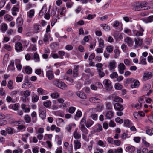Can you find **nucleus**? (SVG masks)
<instances>
[{
    "label": "nucleus",
    "mask_w": 153,
    "mask_h": 153,
    "mask_svg": "<svg viewBox=\"0 0 153 153\" xmlns=\"http://www.w3.org/2000/svg\"><path fill=\"white\" fill-rule=\"evenodd\" d=\"M86 117L84 116L82 118L80 122L79 127V129L82 132V137L85 140H86L87 138V135L88 133V131L85 127V124L86 122Z\"/></svg>",
    "instance_id": "nucleus-1"
},
{
    "label": "nucleus",
    "mask_w": 153,
    "mask_h": 153,
    "mask_svg": "<svg viewBox=\"0 0 153 153\" xmlns=\"http://www.w3.org/2000/svg\"><path fill=\"white\" fill-rule=\"evenodd\" d=\"M144 29L140 25H137L135 29L132 30L133 36H134L139 37L143 35Z\"/></svg>",
    "instance_id": "nucleus-2"
},
{
    "label": "nucleus",
    "mask_w": 153,
    "mask_h": 153,
    "mask_svg": "<svg viewBox=\"0 0 153 153\" xmlns=\"http://www.w3.org/2000/svg\"><path fill=\"white\" fill-rule=\"evenodd\" d=\"M132 82L131 87L133 88H137L140 85V82L138 80L128 78L127 79L126 83H129Z\"/></svg>",
    "instance_id": "nucleus-3"
},
{
    "label": "nucleus",
    "mask_w": 153,
    "mask_h": 153,
    "mask_svg": "<svg viewBox=\"0 0 153 153\" xmlns=\"http://www.w3.org/2000/svg\"><path fill=\"white\" fill-rule=\"evenodd\" d=\"M27 22L30 23L32 21V18L35 14V11L34 9H31L27 13Z\"/></svg>",
    "instance_id": "nucleus-4"
},
{
    "label": "nucleus",
    "mask_w": 153,
    "mask_h": 153,
    "mask_svg": "<svg viewBox=\"0 0 153 153\" xmlns=\"http://www.w3.org/2000/svg\"><path fill=\"white\" fill-rule=\"evenodd\" d=\"M55 85L57 87L62 89H65L66 88V85L64 82L60 81L58 79H56L54 81Z\"/></svg>",
    "instance_id": "nucleus-5"
},
{
    "label": "nucleus",
    "mask_w": 153,
    "mask_h": 153,
    "mask_svg": "<svg viewBox=\"0 0 153 153\" xmlns=\"http://www.w3.org/2000/svg\"><path fill=\"white\" fill-rule=\"evenodd\" d=\"M152 74L150 71H146L144 73L143 76V80L146 81L151 78L152 77Z\"/></svg>",
    "instance_id": "nucleus-6"
},
{
    "label": "nucleus",
    "mask_w": 153,
    "mask_h": 153,
    "mask_svg": "<svg viewBox=\"0 0 153 153\" xmlns=\"http://www.w3.org/2000/svg\"><path fill=\"white\" fill-rule=\"evenodd\" d=\"M116 62L115 60H112L109 63L108 67L109 71H114L116 67Z\"/></svg>",
    "instance_id": "nucleus-7"
},
{
    "label": "nucleus",
    "mask_w": 153,
    "mask_h": 153,
    "mask_svg": "<svg viewBox=\"0 0 153 153\" xmlns=\"http://www.w3.org/2000/svg\"><path fill=\"white\" fill-rule=\"evenodd\" d=\"M39 115L42 119H45L46 117L45 108L44 107H40L39 109Z\"/></svg>",
    "instance_id": "nucleus-8"
},
{
    "label": "nucleus",
    "mask_w": 153,
    "mask_h": 153,
    "mask_svg": "<svg viewBox=\"0 0 153 153\" xmlns=\"http://www.w3.org/2000/svg\"><path fill=\"white\" fill-rule=\"evenodd\" d=\"M103 114L106 117V119H111L113 117L114 113L112 111H109L104 112Z\"/></svg>",
    "instance_id": "nucleus-9"
},
{
    "label": "nucleus",
    "mask_w": 153,
    "mask_h": 153,
    "mask_svg": "<svg viewBox=\"0 0 153 153\" xmlns=\"http://www.w3.org/2000/svg\"><path fill=\"white\" fill-rule=\"evenodd\" d=\"M103 84L107 90L111 89L112 87L111 82L108 79H105L103 81Z\"/></svg>",
    "instance_id": "nucleus-10"
},
{
    "label": "nucleus",
    "mask_w": 153,
    "mask_h": 153,
    "mask_svg": "<svg viewBox=\"0 0 153 153\" xmlns=\"http://www.w3.org/2000/svg\"><path fill=\"white\" fill-rule=\"evenodd\" d=\"M19 6L17 5L14 6L11 9L12 14L13 16H16L17 14V12L19 11Z\"/></svg>",
    "instance_id": "nucleus-11"
},
{
    "label": "nucleus",
    "mask_w": 153,
    "mask_h": 153,
    "mask_svg": "<svg viewBox=\"0 0 153 153\" xmlns=\"http://www.w3.org/2000/svg\"><path fill=\"white\" fill-rule=\"evenodd\" d=\"M22 71L23 73H26L27 74H30L32 73V69L30 67L26 66L23 67Z\"/></svg>",
    "instance_id": "nucleus-12"
},
{
    "label": "nucleus",
    "mask_w": 153,
    "mask_h": 153,
    "mask_svg": "<svg viewBox=\"0 0 153 153\" xmlns=\"http://www.w3.org/2000/svg\"><path fill=\"white\" fill-rule=\"evenodd\" d=\"M118 68L119 73L122 74L124 73V70L126 69V67L123 63H120L118 66Z\"/></svg>",
    "instance_id": "nucleus-13"
},
{
    "label": "nucleus",
    "mask_w": 153,
    "mask_h": 153,
    "mask_svg": "<svg viewBox=\"0 0 153 153\" xmlns=\"http://www.w3.org/2000/svg\"><path fill=\"white\" fill-rule=\"evenodd\" d=\"M15 48L16 51L18 52L22 51L23 48L22 44L19 42L16 43L15 45Z\"/></svg>",
    "instance_id": "nucleus-14"
},
{
    "label": "nucleus",
    "mask_w": 153,
    "mask_h": 153,
    "mask_svg": "<svg viewBox=\"0 0 153 153\" xmlns=\"http://www.w3.org/2000/svg\"><path fill=\"white\" fill-rule=\"evenodd\" d=\"M74 149L76 151L78 149H80L81 146L80 142L78 140H75L74 141Z\"/></svg>",
    "instance_id": "nucleus-15"
},
{
    "label": "nucleus",
    "mask_w": 153,
    "mask_h": 153,
    "mask_svg": "<svg viewBox=\"0 0 153 153\" xmlns=\"http://www.w3.org/2000/svg\"><path fill=\"white\" fill-rule=\"evenodd\" d=\"M46 76L48 79L51 80L54 78L53 72L52 71H48L46 72Z\"/></svg>",
    "instance_id": "nucleus-16"
},
{
    "label": "nucleus",
    "mask_w": 153,
    "mask_h": 153,
    "mask_svg": "<svg viewBox=\"0 0 153 153\" xmlns=\"http://www.w3.org/2000/svg\"><path fill=\"white\" fill-rule=\"evenodd\" d=\"M148 3L146 1H143L141 2L140 4V6L142 9H143V10H147L149 9L150 7L149 6H147Z\"/></svg>",
    "instance_id": "nucleus-17"
},
{
    "label": "nucleus",
    "mask_w": 153,
    "mask_h": 153,
    "mask_svg": "<svg viewBox=\"0 0 153 153\" xmlns=\"http://www.w3.org/2000/svg\"><path fill=\"white\" fill-rule=\"evenodd\" d=\"M73 136L76 139H79L81 137V134L78 131V128L76 129L73 133Z\"/></svg>",
    "instance_id": "nucleus-18"
},
{
    "label": "nucleus",
    "mask_w": 153,
    "mask_h": 153,
    "mask_svg": "<svg viewBox=\"0 0 153 153\" xmlns=\"http://www.w3.org/2000/svg\"><path fill=\"white\" fill-rule=\"evenodd\" d=\"M85 122V124L87 128L90 127L94 123V122L89 118L87 120L86 119Z\"/></svg>",
    "instance_id": "nucleus-19"
},
{
    "label": "nucleus",
    "mask_w": 153,
    "mask_h": 153,
    "mask_svg": "<svg viewBox=\"0 0 153 153\" xmlns=\"http://www.w3.org/2000/svg\"><path fill=\"white\" fill-rule=\"evenodd\" d=\"M114 108L115 110L121 111L123 109V106L121 104L119 103H115L114 105Z\"/></svg>",
    "instance_id": "nucleus-20"
},
{
    "label": "nucleus",
    "mask_w": 153,
    "mask_h": 153,
    "mask_svg": "<svg viewBox=\"0 0 153 153\" xmlns=\"http://www.w3.org/2000/svg\"><path fill=\"white\" fill-rule=\"evenodd\" d=\"M125 42L130 47L132 46L134 43V41L132 39L129 37H127L125 39Z\"/></svg>",
    "instance_id": "nucleus-21"
},
{
    "label": "nucleus",
    "mask_w": 153,
    "mask_h": 153,
    "mask_svg": "<svg viewBox=\"0 0 153 153\" xmlns=\"http://www.w3.org/2000/svg\"><path fill=\"white\" fill-rule=\"evenodd\" d=\"M7 28V25L5 23H2L0 25V30L2 33L5 32Z\"/></svg>",
    "instance_id": "nucleus-22"
},
{
    "label": "nucleus",
    "mask_w": 153,
    "mask_h": 153,
    "mask_svg": "<svg viewBox=\"0 0 153 153\" xmlns=\"http://www.w3.org/2000/svg\"><path fill=\"white\" fill-rule=\"evenodd\" d=\"M143 39L137 37L134 39L135 43L139 46H141L143 44Z\"/></svg>",
    "instance_id": "nucleus-23"
},
{
    "label": "nucleus",
    "mask_w": 153,
    "mask_h": 153,
    "mask_svg": "<svg viewBox=\"0 0 153 153\" xmlns=\"http://www.w3.org/2000/svg\"><path fill=\"white\" fill-rule=\"evenodd\" d=\"M135 150V147L134 146L131 145H128L126 147V151L129 153H132Z\"/></svg>",
    "instance_id": "nucleus-24"
},
{
    "label": "nucleus",
    "mask_w": 153,
    "mask_h": 153,
    "mask_svg": "<svg viewBox=\"0 0 153 153\" xmlns=\"http://www.w3.org/2000/svg\"><path fill=\"white\" fill-rule=\"evenodd\" d=\"M94 127L95 128L94 130V132H100L102 130V126L100 124H97Z\"/></svg>",
    "instance_id": "nucleus-25"
},
{
    "label": "nucleus",
    "mask_w": 153,
    "mask_h": 153,
    "mask_svg": "<svg viewBox=\"0 0 153 153\" xmlns=\"http://www.w3.org/2000/svg\"><path fill=\"white\" fill-rule=\"evenodd\" d=\"M77 95L81 99H85L87 98V96L84 92L78 91L76 93Z\"/></svg>",
    "instance_id": "nucleus-26"
},
{
    "label": "nucleus",
    "mask_w": 153,
    "mask_h": 153,
    "mask_svg": "<svg viewBox=\"0 0 153 153\" xmlns=\"http://www.w3.org/2000/svg\"><path fill=\"white\" fill-rule=\"evenodd\" d=\"M89 101L90 102L93 103H100L101 102V100L99 98L94 97L90 98Z\"/></svg>",
    "instance_id": "nucleus-27"
},
{
    "label": "nucleus",
    "mask_w": 153,
    "mask_h": 153,
    "mask_svg": "<svg viewBox=\"0 0 153 153\" xmlns=\"http://www.w3.org/2000/svg\"><path fill=\"white\" fill-rule=\"evenodd\" d=\"M37 92L38 95H42L47 94V91L44 90H43L41 88H39L37 89Z\"/></svg>",
    "instance_id": "nucleus-28"
},
{
    "label": "nucleus",
    "mask_w": 153,
    "mask_h": 153,
    "mask_svg": "<svg viewBox=\"0 0 153 153\" xmlns=\"http://www.w3.org/2000/svg\"><path fill=\"white\" fill-rule=\"evenodd\" d=\"M20 95L21 96H23L27 97L30 95V92L29 90L22 91L20 92Z\"/></svg>",
    "instance_id": "nucleus-29"
},
{
    "label": "nucleus",
    "mask_w": 153,
    "mask_h": 153,
    "mask_svg": "<svg viewBox=\"0 0 153 153\" xmlns=\"http://www.w3.org/2000/svg\"><path fill=\"white\" fill-rule=\"evenodd\" d=\"M15 65L16 66L19 70H21L22 69V66L20 64V60L19 59H17L15 60Z\"/></svg>",
    "instance_id": "nucleus-30"
},
{
    "label": "nucleus",
    "mask_w": 153,
    "mask_h": 153,
    "mask_svg": "<svg viewBox=\"0 0 153 153\" xmlns=\"http://www.w3.org/2000/svg\"><path fill=\"white\" fill-rule=\"evenodd\" d=\"M124 126L126 127H130L132 126V123L131 121L128 119H126L124 121Z\"/></svg>",
    "instance_id": "nucleus-31"
},
{
    "label": "nucleus",
    "mask_w": 153,
    "mask_h": 153,
    "mask_svg": "<svg viewBox=\"0 0 153 153\" xmlns=\"http://www.w3.org/2000/svg\"><path fill=\"white\" fill-rule=\"evenodd\" d=\"M50 37V35L48 34H45L44 35L43 40L45 44H49V39Z\"/></svg>",
    "instance_id": "nucleus-32"
},
{
    "label": "nucleus",
    "mask_w": 153,
    "mask_h": 153,
    "mask_svg": "<svg viewBox=\"0 0 153 153\" xmlns=\"http://www.w3.org/2000/svg\"><path fill=\"white\" fill-rule=\"evenodd\" d=\"M34 27L36 33H38L42 29L41 26L37 24H34Z\"/></svg>",
    "instance_id": "nucleus-33"
},
{
    "label": "nucleus",
    "mask_w": 153,
    "mask_h": 153,
    "mask_svg": "<svg viewBox=\"0 0 153 153\" xmlns=\"http://www.w3.org/2000/svg\"><path fill=\"white\" fill-rule=\"evenodd\" d=\"M35 129L36 134H42L44 133V130L42 127H40L38 128L37 127H35Z\"/></svg>",
    "instance_id": "nucleus-34"
},
{
    "label": "nucleus",
    "mask_w": 153,
    "mask_h": 153,
    "mask_svg": "<svg viewBox=\"0 0 153 153\" xmlns=\"http://www.w3.org/2000/svg\"><path fill=\"white\" fill-rule=\"evenodd\" d=\"M97 40L99 42V46L101 48H104L105 47V45L103 39L100 38H99Z\"/></svg>",
    "instance_id": "nucleus-35"
},
{
    "label": "nucleus",
    "mask_w": 153,
    "mask_h": 153,
    "mask_svg": "<svg viewBox=\"0 0 153 153\" xmlns=\"http://www.w3.org/2000/svg\"><path fill=\"white\" fill-rule=\"evenodd\" d=\"M56 122L57 125L59 126H61L65 123L64 120L61 118H58L56 120Z\"/></svg>",
    "instance_id": "nucleus-36"
},
{
    "label": "nucleus",
    "mask_w": 153,
    "mask_h": 153,
    "mask_svg": "<svg viewBox=\"0 0 153 153\" xmlns=\"http://www.w3.org/2000/svg\"><path fill=\"white\" fill-rule=\"evenodd\" d=\"M50 57H52L54 59L59 58L58 55L56 54L55 51H52L50 55Z\"/></svg>",
    "instance_id": "nucleus-37"
},
{
    "label": "nucleus",
    "mask_w": 153,
    "mask_h": 153,
    "mask_svg": "<svg viewBox=\"0 0 153 153\" xmlns=\"http://www.w3.org/2000/svg\"><path fill=\"white\" fill-rule=\"evenodd\" d=\"M14 61L13 60H11L10 61V64L8 66L7 70L8 69L10 70H13L14 68Z\"/></svg>",
    "instance_id": "nucleus-38"
},
{
    "label": "nucleus",
    "mask_w": 153,
    "mask_h": 153,
    "mask_svg": "<svg viewBox=\"0 0 153 153\" xmlns=\"http://www.w3.org/2000/svg\"><path fill=\"white\" fill-rule=\"evenodd\" d=\"M26 105L25 104H22L21 105V107L22 109L25 110V112L28 113L30 112V107H26Z\"/></svg>",
    "instance_id": "nucleus-39"
},
{
    "label": "nucleus",
    "mask_w": 153,
    "mask_h": 153,
    "mask_svg": "<svg viewBox=\"0 0 153 153\" xmlns=\"http://www.w3.org/2000/svg\"><path fill=\"white\" fill-rule=\"evenodd\" d=\"M47 10V8L46 7L43 6L41 10L40 11L39 15L40 16H42L45 13Z\"/></svg>",
    "instance_id": "nucleus-40"
},
{
    "label": "nucleus",
    "mask_w": 153,
    "mask_h": 153,
    "mask_svg": "<svg viewBox=\"0 0 153 153\" xmlns=\"http://www.w3.org/2000/svg\"><path fill=\"white\" fill-rule=\"evenodd\" d=\"M16 22L19 26H22L23 24V20L21 17H18L16 19Z\"/></svg>",
    "instance_id": "nucleus-41"
},
{
    "label": "nucleus",
    "mask_w": 153,
    "mask_h": 153,
    "mask_svg": "<svg viewBox=\"0 0 153 153\" xmlns=\"http://www.w3.org/2000/svg\"><path fill=\"white\" fill-rule=\"evenodd\" d=\"M4 19L9 22H10L13 19V18L12 16L9 14H6L4 16Z\"/></svg>",
    "instance_id": "nucleus-42"
},
{
    "label": "nucleus",
    "mask_w": 153,
    "mask_h": 153,
    "mask_svg": "<svg viewBox=\"0 0 153 153\" xmlns=\"http://www.w3.org/2000/svg\"><path fill=\"white\" fill-rule=\"evenodd\" d=\"M88 118L92 119L94 121H96L98 118V114H91L89 117Z\"/></svg>",
    "instance_id": "nucleus-43"
},
{
    "label": "nucleus",
    "mask_w": 153,
    "mask_h": 153,
    "mask_svg": "<svg viewBox=\"0 0 153 153\" xmlns=\"http://www.w3.org/2000/svg\"><path fill=\"white\" fill-rule=\"evenodd\" d=\"M30 135V134L28 133H27L25 134L22 135V140L26 143H27V137Z\"/></svg>",
    "instance_id": "nucleus-44"
},
{
    "label": "nucleus",
    "mask_w": 153,
    "mask_h": 153,
    "mask_svg": "<svg viewBox=\"0 0 153 153\" xmlns=\"http://www.w3.org/2000/svg\"><path fill=\"white\" fill-rule=\"evenodd\" d=\"M105 105L106 109L111 110L112 109V105L111 102H107L105 103Z\"/></svg>",
    "instance_id": "nucleus-45"
},
{
    "label": "nucleus",
    "mask_w": 153,
    "mask_h": 153,
    "mask_svg": "<svg viewBox=\"0 0 153 153\" xmlns=\"http://www.w3.org/2000/svg\"><path fill=\"white\" fill-rule=\"evenodd\" d=\"M33 58L35 62H39L40 61L39 55L36 53H35L33 55Z\"/></svg>",
    "instance_id": "nucleus-46"
},
{
    "label": "nucleus",
    "mask_w": 153,
    "mask_h": 153,
    "mask_svg": "<svg viewBox=\"0 0 153 153\" xmlns=\"http://www.w3.org/2000/svg\"><path fill=\"white\" fill-rule=\"evenodd\" d=\"M52 135L51 134H46L45 135L44 139L45 140H51L52 137Z\"/></svg>",
    "instance_id": "nucleus-47"
},
{
    "label": "nucleus",
    "mask_w": 153,
    "mask_h": 153,
    "mask_svg": "<svg viewBox=\"0 0 153 153\" xmlns=\"http://www.w3.org/2000/svg\"><path fill=\"white\" fill-rule=\"evenodd\" d=\"M7 132L9 134H12L14 133V130L10 127H7L6 128Z\"/></svg>",
    "instance_id": "nucleus-48"
},
{
    "label": "nucleus",
    "mask_w": 153,
    "mask_h": 153,
    "mask_svg": "<svg viewBox=\"0 0 153 153\" xmlns=\"http://www.w3.org/2000/svg\"><path fill=\"white\" fill-rule=\"evenodd\" d=\"M13 83V81L11 80H9L8 82L7 86L8 88L10 90H12L14 88Z\"/></svg>",
    "instance_id": "nucleus-49"
},
{
    "label": "nucleus",
    "mask_w": 153,
    "mask_h": 153,
    "mask_svg": "<svg viewBox=\"0 0 153 153\" xmlns=\"http://www.w3.org/2000/svg\"><path fill=\"white\" fill-rule=\"evenodd\" d=\"M100 26L103 28L106 31H108L110 30V27L106 24H102Z\"/></svg>",
    "instance_id": "nucleus-50"
},
{
    "label": "nucleus",
    "mask_w": 153,
    "mask_h": 153,
    "mask_svg": "<svg viewBox=\"0 0 153 153\" xmlns=\"http://www.w3.org/2000/svg\"><path fill=\"white\" fill-rule=\"evenodd\" d=\"M124 32L128 35L131 36V31L129 28H125L124 29Z\"/></svg>",
    "instance_id": "nucleus-51"
},
{
    "label": "nucleus",
    "mask_w": 153,
    "mask_h": 153,
    "mask_svg": "<svg viewBox=\"0 0 153 153\" xmlns=\"http://www.w3.org/2000/svg\"><path fill=\"white\" fill-rule=\"evenodd\" d=\"M78 67H74L73 69V76L74 77L77 76L78 74Z\"/></svg>",
    "instance_id": "nucleus-52"
},
{
    "label": "nucleus",
    "mask_w": 153,
    "mask_h": 153,
    "mask_svg": "<svg viewBox=\"0 0 153 153\" xmlns=\"http://www.w3.org/2000/svg\"><path fill=\"white\" fill-rule=\"evenodd\" d=\"M147 134L150 136H152L153 134V128L148 129L146 131Z\"/></svg>",
    "instance_id": "nucleus-53"
},
{
    "label": "nucleus",
    "mask_w": 153,
    "mask_h": 153,
    "mask_svg": "<svg viewBox=\"0 0 153 153\" xmlns=\"http://www.w3.org/2000/svg\"><path fill=\"white\" fill-rule=\"evenodd\" d=\"M39 98V97L37 95H33L32 98V101L33 102H37Z\"/></svg>",
    "instance_id": "nucleus-54"
},
{
    "label": "nucleus",
    "mask_w": 153,
    "mask_h": 153,
    "mask_svg": "<svg viewBox=\"0 0 153 153\" xmlns=\"http://www.w3.org/2000/svg\"><path fill=\"white\" fill-rule=\"evenodd\" d=\"M58 53L59 54V58L63 59V56L65 55V53L63 51H59L58 52Z\"/></svg>",
    "instance_id": "nucleus-55"
},
{
    "label": "nucleus",
    "mask_w": 153,
    "mask_h": 153,
    "mask_svg": "<svg viewBox=\"0 0 153 153\" xmlns=\"http://www.w3.org/2000/svg\"><path fill=\"white\" fill-rule=\"evenodd\" d=\"M30 84L28 82H26L24 83L22 85V87L23 88L27 89L29 88L30 86Z\"/></svg>",
    "instance_id": "nucleus-56"
},
{
    "label": "nucleus",
    "mask_w": 153,
    "mask_h": 153,
    "mask_svg": "<svg viewBox=\"0 0 153 153\" xmlns=\"http://www.w3.org/2000/svg\"><path fill=\"white\" fill-rule=\"evenodd\" d=\"M114 100L115 102H123V100L119 96H116L114 98Z\"/></svg>",
    "instance_id": "nucleus-57"
},
{
    "label": "nucleus",
    "mask_w": 153,
    "mask_h": 153,
    "mask_svg": "<svg viewBox=\"0 0 153 153\" xmlns=\"http://www.w3.org/2000/svg\"><path fill=\"white\" fill-rule=\"evenodd\" d=\"M51 96L53 99H56L58 97L59 94L57 92H54L51 94Z\"/></svg>",
    "instance_id": "nucleus-58"
},
{
    "label": "nucleus",
    "mask_w": 153,
    "mask_h": 153,
    "mask_svg": "<svg viewBox=\"0 0 153 153\" xmlns=\"http://www.w3.org/2000/svg\"><path fill=\"white\" fill-rule=\"evenodd\" d=\"M83 41L81 42V44L84 45L85 44V42H88L89 40V39L88 36H85L83 39Z\"/></svg>",
    "instance_id": "nucleus-59"
},
{
    "label": "nucleus",
    "mask_w": 153,
    "mask_h": 153,
    "mask_svg": "<svg viewBox=\"0 0 153 153\" xmlns=\"http://www.w3.org/2000/svg\"><path fill=\"white\" fill-rule=\"evenodd\" d=\"M25 123V122L24 121L22 122V123L19 125L18 127L17 128L18 129L20 130H22L25 128V126L23 125Z\"/></svg>",
    "instance_id": "nucleus-60"
},
{
    "label": "nucleus",
    "mask_w": 153,
    "mask_h": 153,
    "mask_svg": "<svg viewBox=\"0 0 153 153\" xmlns=\"http://www.w3.org/2000/svg\"><path fill=\"white\" fill-rule=\"evenodd\" d=\"M24 119L25 121L27 123H29L31 122V118L29 116L26 115L25 116Z\"/></svg>",
    "instance_id": "nucleus-61"
},
{
    "label": "nucleus",
    "mask_w": 153,
    "mask_h": 153,
    "mask_svg": "<svg viewBox=\"0 0 153 153\" xmlns=\"http://www.w3.org/2000/svg\"><path fill=\"white\" fill-rule=\"evenodd\" d=\"M106 50L108 53H111L113 51V47L111 45L108 46L106 47Z\"/></svg>",
    "instance_id": "nucleus-62"
},
{
    "label": "nucleus",
    "mask_w": 153,
    "mask_h": 153,
    "mask_svg": "<svg viewBox=\"0 0 153 153\" xmlns=\"http://www.w3.org/2000/svg\"><path fill=\"white\" fill-rule=\"evenodd\" d=\"M114 153H123V149L121 147H119L117 149H114Z\"/></svg>",
    "instance_id": "nucleus-63"
},
{
    "label": "nucleus",
    "mask_w": 153,
    "mask_h": 153,
    "mask_svg": "<svg viewBox=\"0 0 153 153\" xmlns=\"http://www.w3.org/2000/svg\"><path fill=\"white\" fill-rule=\"evenodd\" d=\"M118 76V74L116 72H113L110 75V77L112 79L117 78Z\"/></svg>",
    "instance_id": "nucleus-64"
}]
</instances>
